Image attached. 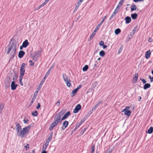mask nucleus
Masks as SVG:
<instances>
[{"label": "nucleus", "instance_id": "1", "mask_svg": "<svg viewBox=\"0 0 153 153\" xmlns=\"http://www.w3.org/2000/svg\"><path fill=\"white\" fill-rule=\"evenodd\" d=\"M64 112V111L62 110L59 113L55 115L54 117V120L51 124L49 127V129L50 131L53 130V128L56 127L59 123H61L62 122L61 121L60 118Z\"/></svg>", "mask_w": 153, "mask_h": 153}, {"label": "nucleus", "instance_id": "2", "mask_svg": "<svg viewBox=\"0 0 153 153\" xmlns=\"http://www.w3.org/2000/svg\"><path fill=\"white\" fill-rule=\"evenodd\" d=\"M33 126V123H32L29 125L26 126L22 129L17 133V135L23 138L25 137V135L28 134L29 133V130L30 128Z\"/></svg>", "mask_w": 153, "mask_h": 153}, {"label": "nucleus", "instance_id": "3", "mask_svg": "<svg viewBox=\"0 0 153 153\" xmlns=\"http://www.w3.org/2000/svg\"><path fill=\"white\" fill-rule=\"evenodd\" d=\"M9 46V47L7 52V54H9L12 50H16V42L14 40H12V39H11L10 43Z\"/></svg>", "mask_w": 153, "mask_h": 153}, {"label": "nucleus", "instance_id": "4", "mask_svg": "<svg viewBox=\"0 0 153 153\" xmlns=\"http://www.w3.org/2000/svg\"><path fill=\"white\" fill-rule=\"evenodd\" d=\"M62 77L64 81L66 84L67 86L68 87H70L71 86V81L67 75L65 74H62Z\"/></svg>", "mask_w": 153, "mask_h": 153}, {"label": "nucleus", "instance_id": "5", "mask_svg": "<svg viewBox=\"0 0 153 153\" xmlns=\"http://www.w3.org/2000/svg\"><path fill=\"white\" fill-rule=\"evenodd\" d=\"M16 134L19 133L20 130L22 129V127L20 124L19 123H16Z\"/></svg>", "mask_w": 153, "mask_h": 153}, {"label": "nucleus", "instance_id": "6", "mask_svg": "<svg viewBox=\"0 0 153 153\" xmlns=\"http://www.w3.org/2000/svg\"><path fill=\"white\" fill-rule=\"evenodd\" d=\"M81 108V106L80 104H78L75 107V108L73 111V112L74 113H76L78 112L79 110Z\"/></svg>", "mask_w": 153, "mask_h": 153}, {"label": "nucleus", "instance_id": "7", "mask_svg": "<svg viewBox=\"0 0 153 153\" xmlns=\"http://www.w3.org/2000/svg\"><path fill=\"white\" fill-rule=\"evenodd\" d=\"M16 50H12V51L10 54V59H13L16 55Z\"/></svg>", "mask_w": 153, "mask_h": 153}, {"label": "nucleus", "instance_id": "8", "mask_svg": "<svg viewBox=\"0 0 153 153\" xmlns=\"http://www.w3.org/2000/svg\"><path fill=\"white\" fill-rule=\"evenodd\" d=\"M18 86V85L17 84L15 83V82L14 81H12L11 82V89L12 90H14L16 89V87Z\"/></svg>", "mask_w": 153, "mask_h": 153}, {"label": "nucleus", "instance_id": "9", "mask_svg": "<svg viewBox=\"0 0 153 153\" xmlns=\"http://www.w3.org/2000/svg\"><path fill=\"white\" fill-rule=\"evenodd\" d=\"M70 112L69 111H68L65 114L61 119L60 118L61 121H62L63 120L67 118L70 115Z\"/></svg>", "mask_w": 153, "mask_h": 153}, {"label": "nucleus", "instance_id": "10", "mask_svg": "<svg viewBox=\"0 0 153 153\" xmlns=\"http://www.w3.org/2000/svg\"><path fill=\"white\" fill-rule=\"evenodd\" d=\"M151 52L150 50L146 51L145 53V56L146 59H149L151 54Z\"/></svg>", "mask_w": 153, "mask_h": 153}, {"label": "nucleus", "instance_id": "11", "mask_svg": "<svg viewBox=\"0 0 153 153\" xmlns=\"http://www.w3.org/2000/svg\"><path fill=\"white\" fill-rule=\"evenodd\" d=\"M68 121L65 120L63 123L62 126V129H64L68 126Z\"/></svg>", "mask_w": 153, "mask_h": 153}, {"label": "nucleus", "instance_id": "12", "mask_svg": "<svg viewBox=\"0 0 153 153\" xmlns=\"http://www.w3.org/2000/svg\"><path fill=\"white\" fill-rule=\"evenodd\" d=\"M25 54V52L22 51H19L18 54V57L21 58H22Z\"/></svg>", "mask_w": 153, "mask_h": 153}, {"label": "nucleus", "instance_id": "13", "mask_svg": "<svg viewBox=\"0 0 153 153\" xmlns=\"http://www.w3.org/2000/svg\"><path fill=\"white\" fill-rule=\"evenodd\" d=\"M29 43L27 40H25L22 43V47L24 48H26L29 45Z\"/></svg>", "mask_w": 153, "mask_h": 153}, {"label": "nucleus", "instance_id": "14", "mask_svg": "<svg viewBox=\"0 0 153 153\" xmlns=\"http://www.w3.org/2000/svg\"><path fill=\"white\" fill-rule=\"evenodd\" d=\"M25 71V68L21 67L20 69V76H23L24 75Z\"/></svg>", "mask_w": 153, "mask_h": 153}, {"label": "nucleus", "instance_id": "15", "mask_svg": "<svg viewBox=\"0 0 153 153\" xmlns=\"http://www.w3.org/2000/svg\"><path fill=\"white\" fill-rule=\"evenodd\" d=\"M125 20L126 21V24H128L130 23L131 21V18L130 17L128 16L126 17L125 19Z\"/></svg>", "mask_w": 153, "mask_h": 153}, {"label": "nucleus", "instance_id": "16", "mask_svg": "<svg viewBox=\"0 0 153 153\" xmlns=\"http://www.w3.org/2000/svg\"><path fill=\"white\" fill-rule=\"evenodd\" d=\"M82 2H81V1H79L76 4V5L75 7V9L74 10V12L75 11H76V10L78 9L79 7V5L81 4Z\"/></svg>", "mask_w": 153, "mask_h": 153}, {"label": "nucleus", "instance_id": "17", "mask_svg": "<svg viewBox=\"0 0 153 153\" xmlns=\"http://www.w3.org/2000/svg\"><path fill=\"white\" fill-rule=\"evenodd\" d=\"M96 33L95 32L93 31L91 35H90L89 38L88 39V41H91L92 39H93L94 36H95Z\"/></svg>", "mask_w": 153, "mask_h": 153}, {"label": "nucleus", "instance_id": "18", "mask_svg": "<svg viewBox=\"0 0 153 153\" xmlns=\"http://www.w3.org/2000/svg\"><path fill=\"white\" fill-rule=\"evenodd\" d=\"M124 112V114L128 116H130L131 114V111L130 110L125 111Z\"/></svg>", "mask_w": 153, "mask_h": 153}, {"label": "nucleus", "instance_id": "19", "mask_svg": "<svg viewBox=\"0 0 153 153\" xmlns=\"http://www.w3.org/2000/svg\"><path fill=\"white\" fill-rule=\"evenodd\" d=\"M151 86V85L149 83H146L143 86V89L145 90L146 89H147L149 88Z\"/></svg>", "mask_w": 153, "mask_h": 153}, {"label": "nucleus", "instance_id": "20", "mask_svg": "<svg viewBox=\"0 0 153 153\" xmlns=\"http://www.w3.org/2000/svg\"><path fill=\"white\" fill-rule=\"evenodd\" d=\"M10 82L6 80L5 82V85L6 88H8L10 86Z\"/></svg>", "mask_w": 153, "mask_h": 153}, {"label": "nucleus", "instance_id": "21", "mask_svg": "<svg viewBox=\"0 0 153 153\" xmlns=\"http://www.w3.org/2000/svg\"><path fill=\"white\" fill-rule=\"evenodd\" d=\"M138 15L136 13L132 14L131 15V17L133 19H136Z\"/></svg>", "mask_w": 153, "mask_h": 153}, {"label": "nucleus", "instance_id": "22", "mask_svg": "<svg viewBox=\"0 0 153 153\" xmlns=\"http://www.w3.org/2000/svg\"><path fill=\"white\" fill-rule=\"evenodd\" d=\"M137 7L135 4H133L131 5V11H134V10L137 9Z\"/></svg>", "mask_w": 153, "mask_h": 153}, {"label": "nucleus", "instance_id": "23", "mask_svg": "<svg viewBox=\"0 0 153 153\" xmlns=\"http://www.w3.org/2000/svg\"><path fill=\"white\" fill-rule=\"evenodd\" d=\"M153 131V127H151L147 131L146 133L149 134H152Z\"/></svg>", "mask_w": 153, "mask_h": 153}, {"label": "nucleus", "instance_id": "24", "mask_svg": "<svg viewBox=\"0 0 153 153\" xmlns=\"http://www.w3.org/2000/svg\"><path fill=\"white\" fill-rule=\"evenodd\" d=\"M134 76L133 77V79L134 81V82H136L138 79V74L137 73H135Z\"/></svg>", "mask_w": 153, "mask_h": 153}, {"label": "nucleus", "instance_id": "25", "mask_svg": "<svg viewBox=\"0 0 153 153\" xmlns=\"http://www.w3.org/2000/svg\"><path fill=\"white\" fill-rule=\"evenodd\" d=\"M23 76H20L19 77V82L20 83V84L22 86L23 85V82H22V78Z\"/></svg>", "mask_w": 153, "mask_h": 153}, {"label": "nucleus", "instance_id": "26", "mask_svg": "<svg viewBox=\"0 0 153 153\" xmlns=\"http://www.w3.org/2000/svg\"><path fill=\"white\" fill-rule=\"evenodd\" d=\"M78 91V90L76 88L73 90L72 91V95H71V96L72 97L74 96Z\"/></svg>", "mask_w": 153, "mask_h": 153}, {"label": "nucleus", "instance_id": "27", "mask_svg": "<svg viewBox=\"0 0 153 153\" xmlns=\"http://www.w3.org/2000/svg\"><path fill=\"white\" fill-rule=\"evenodd\" d=\"M121 32V30L119 28H117L114 31L116 35H118L119 33H120Z\"/></svg>", "mask_w": 153, "mask_h": 153}, {"label": "nucleus", "instance_id": "28", "mask_svg": "<svg viewBox=\"0 0 153 153\" xmlns=\"http://www.w3.org/2000/svg\"><path fill=\"white\" fill-rule=\"evenodd\" d=\"M33 59L35 61H36L38 59L37 55L36 54L33 57Z\"/></svg>", "mask_w": 153, "mask_h": 153}, {"label": "nucleus", "instance_id": "29", "mask_svg": "<svg viewBox=\"0 0 153 153\" xmlns=\"http://www.w3.org/2000/svg\"><path fill=\"white\" fill-rule=\"evenodd\" d=\"M88 66L87 65H85V66H84L83 68H82V70L83 71H85L88 69Z\"/></svg>", "mask_w": 153, "mask_h": 153}, {"label": "nucleus", "instance_id": "30", "mask_svg": "<svg viewBox=\"0 0 153 153\" xmlns=\"http://www.w3.org/2000/svg\"><path fill=\"white\" fill-rule=\"evenodd\" d=\"M95 146V145L92 144V146L91 147V153H94Z\"/></svg>", "mask_w": 153, "mask_h": 153}, {"label": "nucleus", "instance_id": "31", "mask_svg": "<svg viewBox=\"0 0 153 153\" xmlns=\"http://www.w3.org/2000/svg\"><path fill=\"white\" fill-rule=\"evenodd\" d=\"M99 54L101 56H103L105 54V52L103 51H101L99 53Z\"/></svg>", "mask_w": 153, "mask_h": 153}, {"label": "nucleus", "instance_id": "32", "mask_svg": "<svg viewBox=\"0 0 153 153\" xmlns=\"http://www.w3.org/2000/svg\"><path fill=\"white\" fill-rule=\"evenodd\" d=\"M84 122V120H81L80 123L76 124V126L77 127H79Z\"/></svg>", "mask_w": 153, "mask_h": 153}, {"label": "nucleus", "instance_id": "33", "mask_svg": "<svg viewBox=\"0 0 153 153\" xmlns=\"http://www.w3.org/2000/svg\"><path fill=\"white\" fill-rule=\"evenodd\" d=\"M36 96H35V95H34L33 97L32 101L31 102H30V105H31L33 104V102L36 99Z\"/></svg>", "mask_w": 153, "mask_h": 153}, {"label": "nucleus", "instance_id": "34", "mask_svg": "<svg viewBox=\"0 0 153 153\" xmlns=\"http://www.w3.org/2000/svg\"><path fill=\"white\" fill-rule=\"evenodd\" d=\"M123 48V45H121V46H120V49H119V50H118V54H119L122 52Z\"/></svg>", "mask_w": 153, "mask_h": 153}, {"label": "nucleus", "instance_id": "35", "mask_svg": "<svg viewBox=\"0 0 153 153\" xmlns=\"http://www.w3.org/2000/svg\"><path fill=\"white\" fill-rule=\"evenodd\" d=\"M38 113L36 111H35L32 112V115L34 116H36L37 115Z\"/></svg>", "mask_w": 153, "mask_h": 153}, {"label": "nucleus", "instance_id": "36", "mask_svg": "<svg viewBox=\"0 0 153 153\" xmlns=\"http://www.w3.org/2000/svg\"><path fill=\"white\" fill-rule=\"evenodd\" d=\"M45 79H42L41 81L40 82L39 87H40V88L41 87L42 85L43 84V83L45 81Z\"/></svg>", "mask_w": 153, "mask_h": 153}, {"label": "nucleus", "instance_id": "37", "mask_svg": "<svg viewBox=\"0 0 153 153\" xmlns=\"http://www.w3.org/2000/svg\"><path fill=\"white\" fill-rule=\"evenodd\" d=\"M50 73V72H49V71H48L46 73V74L44 76V77L43 78V79H45L48 77V76L49 75Z\"/></svg>", "mask_w": 153, "mask_h": 153}, {"label": "nucleus", "instance_id": "38", "mask_svg": "<svg viewBox=\"0 0 153 153\" xmlns=\"http://www.w3.org/2000/svg\"><path fill=\"white\" fill-rule=\"evenodd\" d=\"M138 30V26H136L134 29L133 30V32H134L135 33V32L137 31Z\"/></svg>", "mask_w": 153, "mask_h": 153}, {"label": "nucleus", "instance_id": "39", "mask_svg": "<svg viewBox=\"0 0 153 153\" xmlns=\"http://www.w3.org/2000/svg\"><path fill=\"white\" fill-rule=\"evenodd\" d=\"M53 135V132H51L47 139L49 140H51Z\"/></svg>", "mask_w": 153, "mask_h": 153}, {"label": "nucleus", "instance_id": "40", "mask_svg": "<svg viewBox=\"0 0 153 153\" xmlns=\"http://www.w3.org/2000/svg\"><path fill=\"white\" fill-rule=\"evenodd\" d=\"M48 145V143H45V146H43L42 149H44V150H45Z\"/></svg>", "mask_w": 153, "mask_h": 153}, {"label": "nucleus", "instance_id": "41", "mask_svg": "<svg viewBox=\"0 0 153 153\" xmlns=\"http://www.w3.org/2000/svg\"><path fill=\"white\" fill-rule=\"evenodd\" d=\"M130 108V107L129 106H127L126 107V108L123 109L122 111V112H124V111H129V109Z\"/></svg>", "mask_w": 153, "mask_h": 153}, {"label": "nucleus", "instance_id": "42", "mask_svg": "<svg viewBox=\"0 0 153 153\" xmlns=\"http://www.w3.org/2000/svg\"><path fill=\"white\" fill-rule=\"evenodd\" d=\"M46 4L45 3V2L43 3L42 4L40 5L38 9H40L41 7H42L44 6Z\"/></svg>", "mask_w": 153, "mask_h": 153}, {"label": "nucleus", "instance_id": "43", "mask_svg": "<svg viewBox=\"0 0 153 153\" xmlns=\"http://www.w3.org/2000/svg\"><path fill=\"white\" fill-rule=\"evenodd\" d=\"M29 62L30 63V66H33L34 65V63L32 62L31 60L29 61Z\"/></svg>", "mask_w": 153, "mask_h": 153}, {"label": "nucleus", "instance_id": "44", "mask_svg": "<svg viewBox=\"0 0 153 153\" xmlns=\"http://www.w3.org/2000/svg\"><path fill=\"white\" fill-rule=\"evenodd\" d=\"M102 101V100H100L95 105L97 106V107H98L99 105H100V104L101 103Z\"/></svg>", "mask_w": 153, "mask_h": 153}, {"label": "nucleus", "instance_id": "45", "mask_svg": "<svg viewBox=\"0 0 153 153\" xmlns=\"http://www.w3.org/2000/svg\"><path fill=\"white\" fill-rule=\"evenodd\" d=\"M99 28H100L97 26L95 28V30L94 31L96 33L98 31Z\"/></svg>", "mask_w": 153, "mask_h": 153}, {"label": "nucleus", "instance_id": "46", "mask_svg": "<svg viewBox=\"0 0 153 153\" xmlns=\"http://www.w3.org/2000/svg\"><path fill=\"white\" fill-rule=\"evenodd\" d=\"M107 18V15H106V16H105V17H104L103 18H102V21H101V22H102V23H103L104 21H105V20L106 19V18Z\"/></svg>", "mask_w": 153, "mask_h": 153}, {"label": "nucleus", "instance_id": "47", "mask_svg": "<svg viewBox=\"0 0 153 153\" xmlns=\"http://www.w3.org/2000/svg\"><path fill=\"white\" fill-rule=\"evenodd\" d=\"M98 63L97 61H96L95 62V63L94 64V67H98Z\"/></svg>", "mask_w": 153, "mask_h": 153}, {"label": "nucleus", "instance_id": "48", "mask_svg": "<svg viewBox=\"0 0 153 153\" xmlns=\"http://www.w3.org/2000/svg\"><path fill=\"white\" fill-rule=\"evenodd\" d=\"M104 44V42L102 41H101L100 43H99V45L100 46H102V45H103Z\"/></svg>", "mask_w": 153, "mask_h": 153}, {"label": "nucleus", "instance_id": "49", "mask_svg": "<svg viewBox=\"0 0 153 153\" xmlns=\"http://www.w3.org/2000/svg\"><path fill=\"white\" fill-rule=\"evenodd\" d=\"M60 104V101L59 100H58L57 102L55 103V104L57 106H59Z\"/></svg>", "mask_w": 153, "mask_h": 153}, {"label": "nucleus", "instance_id": "50", "mask_svg": "<svg viewBox=\"0 0 153 153\" xmlns=\"http://www.w3.org/2000/svg\"><path fill=\"white\" fill-rule=\"evenodd\" d=\"M123 2L122 1H121L120 0L118 5H119L121 7V6L122 5V4H123Z\"/></svg>", "mask_w": 153, "mask_h": 153}, {"label": "nucleus", "instance_id": "51", "mask_svg": "<svg viewBox=\"0 0 153 153\" xmlns=\"http://www.w3.org/2000/svg\"><path fill=\"white\" fill-rule=\"evenodd\" d=\"M53 68V65H52V66L49 69L48 71H49V72H50L52 70Z\"/></svg>", "mask_w": 153, "mask_h": 153}, {"label": "nucleus", "instance_id": "52", "mask_svg": "<svg viewBox=\"0 0 153 153\" xmlns=\"http://www.w3.org/2000/svg\"><path fill=\"white\" fill-rule=\"evenodd\" d=\"M28 121L29 120L27 119H24L23 120L25 124L27 123H28Z\"/></svg>", "mask_w": 153, "mask_h": 153}, {"label": "nucleus", "instance_id": "53", "mask_svg": "<svg viewBox=\"0 0 153 153\" xmlns=\"http://www.w3.org/2000/svg\"><path fill=\"white\" fill-rule=\"evenodd\" d=\"M118 11L119 10H118L117 9L115 8L114 10V12L113 13H114V15H115L116 13L118 12Z\"/></svg>", "mask_w": 153, "mask_h": 153}, {"label": "nucleus", "instance_id": "54", "mask_svg": "<svg viewBox=\"0 0 153 153\" xmlns=\"http://www.w3.org/2000/svg\"><path fill=\"white\" fill-rule=\"evenodd\" d=\"M82 86V85H78L76 88L77 89V90H78L79 89L81 88Z\"/></svg>", "mask_w": 153, "mask_h": 153}, {"label": "nucleus", "instance_id": "55", "mask_svg": "<svg viewBox=\"0 0 153 153\" xmlns=\"http://www.w3.org/2000/svg\"><path fill=\"white\" fill-rule=\"evenodd\" d=\"M40 107V105L39 103H38V106H36V108L37 109H39Z\"/></svg>", "mask_w": 153, "mask_h": 153}, {"label": "nucleus", "instance_id": "56", "mask_svg": "<svg viewBox=\"0 0 153 153\" xmlns=\"http://www.w3.org/2000/svg\"><path fill=\"white\" fill-rule=\"evenodd\" d=\"M115 15H114V13H112V15L111 16V17H110V19H110V20L112 18H113V17L114 16H115Z\"/></svg>", "mask_w": 153, "mask_h": 153}, {"label": "nucleus", "instance_id": "57", "mask_svg": "<svg viewBox=\"0 0 153 153\" xmlns=\"http://www.w3.org/2000/svg\"><path fill=\"white\" fill-rule=\"evenodd\" d=\"M29 144H27L26 145V146H25V147L26 148V150H27V149H29Z\"/></svg>", "mask_w": 153, "mask_h": 153}, {"label": "nucleus", "instance_id": "58", "mask_svg": "<svg viewBox=\"0 0 153 153\" xmlns=\"http://www.w3.org/2000/svg\"><path fill=\"white\" fill-rule=\"evenodd\" d=\"M133 1L135 2H137L138 1H143V0H133Z\"/></svg>", "mask_w": 153, "mask_h": 153}, {"label": "nucleus", "instance_id": "59", "mask_svg": "<svg viewBox=\"0 0 153 153\" xmlns=\"http://www.w3.org/2000/svg\"><path fill=\"white\" fill-rule=\"evenodd\" d=\"M140 80H141L143 82L144 84L146 82V81L144 79H140Z\"/></svg>", "mask_w": 153, "mask_h": 153}, {"label": "nucleus", "instance_id": "60", "mask_svg": "<svg viewBox=\"0 0 153 153\" xmlns=\"http://www.w3.org/2000/svg\"><path fill=\"white\" fill-rule=\"evenodd\" d=\"M25 66V63H23L22 64V65H21V67H22V68H24Z\"/></svg>", "mask_w": 153, "mask_h": 153}, {"label": "nucleus", "instance_id": "61", "mask_svg": "<svg viewBox=\"0 0 153 153\" xmlns=\"http://www.w3.org/2000/svg\"><path fill=\"white\" fill-rule=\"evenodd\" d=\"M120 7H121L119 5H117L116 8L118 10H119Z\"/></svg>", "mask_w": 153, "mask_h": 153}, {"label": "nucleus", "instance_id": "62", "mask_svg": "<svg viewBox=\"0 0 153 153\" xmlns=\"http://www.w3.org/2000/svg\"><path fill=\"white\" fill-rule=\"evenodd\" d=\"M102 23L101 22H100V23L97 26H98L99 28L100 27V26H101L102 24Z\"/></svg>", "mask_w": 153, "mask_h": 153}, {"label": "nucleus", "instance_id": "63", "mask_svg": "<svg viewBox=\"0 0 153 153\" xmlns=\"http://www.w3.org/2000/svg\"><path fill=\"white\" fill-rule=\"evenodd\" d=\"M78 128V127H76H76L74 128V129L73 130L72 132H74Z\"/></svg>", "mask_w": 153, "mask_h": 153}, {"label": "nucleus", "instance_id": "64", "mask_svg": "<svg viewBox=\"0 0 153 153\" xmlns=\"http://www.w3.org/2000/svg\"><path fill=\"white\" fill-rule=\"evenodd\" d=\"M102 46L103 47V49H105V48H106L107 47L106 45H104V44Z\"/></svg>", "mask_w": 153, "mask_h": 153}]
</instances>
